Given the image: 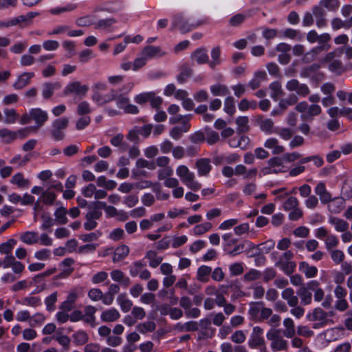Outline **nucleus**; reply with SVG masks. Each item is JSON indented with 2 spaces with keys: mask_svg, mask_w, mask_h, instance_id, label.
Instances as JSON below:
<instances>
[{
  "mask_svg": "<svg viewBox=\"0 0 352 352\" xmlns=\"http://www.w3.org/2000/svg\"><path fill=\"white\" fill-rule=\"evenodd\" d=\"M181 331H196L199 329V325L195 321H188L183 324H177Z\"/></svg>",
  "mask_w": 352,
  "mask_h": 352,
  "instance_id": "44",
  "label": "nucleus"
},
{
  "mask_svg": "<svg viewBox=\"0 0 352 352\" xmlns=\"http://www.w3.org/2000/svg\"><path fill=\"white\" fill-rule=\"evenodd\" d=\"M94 16L91 15H86L78 18L76 20V25L78 27H87L94 24Z\"/></svg>",
  "mask_w": 352,
  "mask_h": 352,
  "instance_id": "50",
  "label": "nucleus"
},
{
  "mask_svg": "<svg viewBox=\"0 0 352 352\" xmlns=\"http://www.w3.org/2000/svg\"><path fill=\"white\" fill-rule=\"evenodd\" d=\"M190 58L195 60L198 65L208 64L209 57L208 50L204 47H199L192 52Z\"/></svg>",
  "mask_w": 352,
  "mask_h": 352,
  "instance_id": "11",
  "label": "nucleus"
},
{
  "mask_svg": "<svg viewBox=\"0 0 352 352\" xmlns=\"http://www.w3.org/2000/svg\"><path fill=\"white\" fill-rule=\"evenodd\" d=\"M224 111L230 116H232L236 112L234 99L232 96H228L224 100Z\"/></svg>",
  "mask_w": 352,
  "mask_h": 352,
  "instance_id": "39",
  "label": "nucleus"
},
{
  "mask_svg": "<svg viewBox=\"0 0 352 352\" xmlns=\"http://www.w3.org/2000/svg\"><path fill=\"white\" fill-rule=\"evenodd\" d=\"M63 48L67 51L66 57L69 58L75 55V43L72 41H65L63 43Z\"/></svg>",
  "mask_w": 352,
  "mask_h": 352,
  "instance_id": "47",
  "label": "nucleus"
},
{
  "mask_svg": "<svg viewBox=\"0 0 352 352\" xmlns=\"http://www.w3.org/2000/svg\"><path fill=\"white\" fill-rule=\"evenodd\" d=\"M60 83L55 82H44L42 85V96L45 100H49L54 95V91L60 89Z\"/></svg>",
  "mask_w": 352,
  "mask_h": 352,
  "instance_id": "14",
  "label": "nucleus"
},
{
  "mask_svg": "<svg viewBox=\"0 0 352 352\" xmlns=\"http://www.w3.org/2000/svg\"><path fill=\"white\" fill-rule=\"evenodd\" d=\"M255 124L258 125L261 130L267 134H272L273 133L274 122L270 118L264 120L263 116L258 115L255 118Z\"/></svg>",
  "mask_w": 352,
  "mask_h": 352,
  "instance_id": "15",
  "label": "nucleus"
},
{
  "mask_svg": "<svg viewBox=\"0 0 352 352\" xmlns=\"http://www.w3.org/2000/svg\"><path fill=\"white\" fill-rule=\"evenodd\" d=\"M307 39L309 42L313 43L318 41V46L314 47L311 52L314 55L318 56L321 53L325 52V56L323 58V62L328 63H330V52H327L330 48V45L327 43L330 41V34L325 33L321 36H318L316 30H310L307 35Z\"/></svg>",
  "mask_w": 352,
  "mask_h": 352,
  "instance_id": "1",
  "label": "nucleus"
},
{
  "mask_svg": "<svg viewBox=\"0 0 352 352\" xmlns=\"http://www.w3.org/2000/svg\"><path fill=\"white\" fill-rule=\"evenodd\" d=\"M198 175L199 176H207L212 170L210 160L208 158H201L196 162Z\"/></svg>",
  "mask_w": 352,
  "mask_h": 352,
  "instance_id": "17",
  "label": "nucleus"
},
{
  "mask_svg": "<svg viewBox=\"0 0 352 352\" xmlns=\"http://www.w3.org/2000/svg\"><path fill=\"white\" fill-rule=\"evenodd\" d=\"M206 134V141L209 145H213L219 140V133L210 129H208V131H207Z\"/></svg>",
  "mask_w": 352,
  "mask_h": 352,
  "instance_id": "61",
  "label": "nucleus"
},
{
  "mask_svg": "<svg viewBox=\"0 0 352 352\" xmlns=\"http://www.w3.org/2000/svg\"><path fill=\"white\" fill-rule=\"evenodd\" d=\"M212 272V268L206 265H201L198 268L197 278L198 280L206 283L208 281V276Z\"/></svg>",
  "mask_w": 352,
  "mask_h": 352,
  "instance_id": "30",
  "label": "nucleus"
},
{
  "mask_svg": "<svg viewBox=\"0 0 352 352\" xmlns=\"http://www.w3.org/2000/svg\"><path fill=\"white\" fill-rule=\"evenodd\" d=\"M116 23V20L114 18H107L98 20L96 23H94V28L96 30H109V29Z\"/></svg>",
  "mask_w": 352,
  "mask_h": 352,
  "instance_id": "31",
  "label": "nucleus"
},
{
  "mask_svg": "<svg viewBox=\"0 0 352 352\" xmlns=\"http://www.w3.org/2000/svg\"><path fill=\"white\" fill-rule=\"evenodd\" d=\"M120 318V314L116 309H110L103 311L101 314V320L103 322H114Z\"/></svg>",
  "mask_w": 352,
  "mask_h": 352,
  "instance_id": "28",
  "label": "nucleus"
},
{
  "mask_svg": "<svg viewBox=\"0 0 352 352\" xmlns=\"http://www.w3.org/2000/svg\"><path fill=\"white\" fill-rule=\"evenodd\" d=\"M39 199L45 205H53L56 199V195L54 192L46 190L43 191Z\"/></svg>",
  "mask_w": 352,
  "mask_h": 352,
  "instance_id": "34",
  "label": "nucleus"
},
{
  "mask_svg": "<svg viewBox=\"0 0 352 352\" xmlns=\"http://www.w3.org/2000/svg\"><path fill=\"white\" fill-rule=\"evenodd\" d=\"M11 183L18 185L20 188L27 187L29 185V181L24 178L21 173H17L13 175Z\"/></svg>",
  "mask_w": 352,
  "mask_h": 352,
  "instance_id": "40",
  "label": "nucleus"
},
{
  "mask_svg": "<svg viewBox=\"0 0 352 352\" xmlns=\"http://www.w3.org/2000/svg\"><path fill=\"white\" fill-rule=\"evenodd\" d=\"M283 324L286 327L284 335L287 338H292L295 335V329L293 320L289 318H285L283 321Z\"/></svg>",
  "mask_w": 352,
  "mask_h": 352,
  "instance_id": "41",
  "label": "nucleus"
},
{
  "mask_svg": "<svg viewBox=\"0 0 352 352\" xmlns=\"http://www.w3.org/2000/svg\"><path fill=\"white\" fill-rule=\"evenodd\" d=\"M22 304L31 307H37L41 304V298L35 296L25 297L23 299Z\"/></svg>",
  "mask_w": 352,
  "mask_h": 352,
  "instance_id": "62",
  "label": "nucleus"
},
{
  "mask_svg": "<svg viewBox=\"0 0 352 352\" xmlns=\"http://www.w3.org/2000/svg\"><path fill=\"white\" fill-rule=\"evenodd\" d=\"M311 161L314 162V164L316 167H320L322 166L324 161L322 158H321L319 156L314 155V156H309L306 157H303L300 160V163L301 164H306L307 162H309Z\"/></svg>",
  "mask_w": 352,
  "mask_h": 352,
  "instance_id": "52",
  "label": "nucleus"
},
{
  "mask_svg": "<svg viewBox=\"0 0 352 352\" xmlns=\"http://www.w3.org/2000/svg\"><path fill=\"white\" fill-rule=\"evenodd\" d=\"M265 344V340L262 336H254L251 335L248 340V346L252 349L258 348L261 345Z\"/></svg>",
  "mask_w": 352,
  "mask_h": 352,
  "instance_id": "45",
  "label": "nucleus"
},
{
  "mask_svg": "<svg viewBox=\"0 0 352 352\" xmlns=\"http://www.w3.org/2000/svg\"><path fill=\"white\" fill-rule=\"evenodd\" d=\"M6 118L4 119V123L7 124H14L16 122L19 118V114L14 109H4L3 110Z\"/></svg>",
  "mask_w": 352,
  "mask_h": 352,
  "instance_id": "37",
  "label": "nucleus"
},
{
  "mask_svg": "<svg viewBox=\"0 0 352 352\" xmlns=\"http://www.w3.org/2000/svg\"><path fill=\"white\" fill-rule=\"evenodd\" d=\"M188 139L193 144H200L205 141L206 138L204 132L199 130L190 135Z\"/></svg>",
  "mask_w": 352,
  "mask_h": 352,
  "instance_id": "51",
  "label": "nucleus"
},
{
  "mask_svg": "<svg viewBox=\"0 0 352 352\" xmlns=\"http://www.w3.org/2000/svg\"><path fill=\"white\" fill-rule=\"evenodd\" d=\"M201 23L191 21L190 19H186L182 14H178L173 16L172 21L173 28H177L181 33L188 32L198 27Z\"/></svg>",
  "mask_w": 352,
  "mask_h": 352,
  "instance_id": "4",
  "label": "nucleus"
},
{
  "mask_svg": "<svg viewBox=\"0 0 352 352\" xmlns=\"http://www.w3.org/2000/svg\"><path fill=\"white\" fill-rule=\"evenodd\" d=\"M297 294L301 299V303L304 305H308L311 302L312 294L305 285H301L297 291Z\"/></svg>",
  "mask_w": 352,
  "mask_h": 352,
  "instance_id": "25",
  "label": "nucleus"
},
{
  "mask_svg": "<svg viewBox=\"0 0 352 352\" xmlns=\"http://www.w3.org/2000/svg\"><path fill=\"white\" fill-rule=\"evenodd\" d=\"M0 138L3 143L9 144L16 140L15 131H11L7 128L0 129Z\"/></svg>",
  "mask_w": 352,
  "mask_h": 352,
  "instance_id": "23",
  "label": "nucleus"
},
{
  "mask_svg": "<svg viewBox=\"0 0 352 352\" xmlns=\"http://www.w3.org/2000/svg\"><path fill=\"white\" fill-rule=\"evenodd\" d=\"M101 234L102 233L100 231L97 230L94 232L81 234L79 236V239L82 240L83 242H91L97 240L101 236Z\"/></svg>",
  "mask_w": 352,
  "mask_h": 352,
  "instance_id": "54",
  "label": "nucleus"
},
{
  "mask_svg": "<svg viewBox=\"0 0 352 352\" xmlns=\"http://www.w3.org/2000/svg\"><path fill=\"white\" fill-rule=\"evenodd\" d=\"M179 73L176 76L177 81L179 84L182 85L191 77L193 74V69L186 63H183L179 68Z\"/></svg>",
  "mask_w": 352,
  "mask_h": 352,
  "instance_id": "13",
  "label": "nucleus"
},
{
  "mask_svg": "<svg viewBox=\"0 0 352 352\" xmlns=\"http://www.w3.org/2000/svg\"><path fill=\"white\" fill-rule=\"evenodd\" d=\"M94 57L93 51L89 49L82 50L79 54V61L81 63H86Z\"/></svg>",
  "mask_w": 352,
  "mask_h": 352,
  "instance_id": "55",
  "label": "nucleus"
},
{
  "mask_svg": "<svg viewBox=\"0 0 352 352\" xmlns=\"http://www.w3.org/2000/svg\"><path fill=\"white\" fill-rule=\"evenodd\" d=\"M221 48L219 46L214 47L211 50L210 55L212 60H209L208 65L212 69H215L217 65L221 63Z\"/></svg>",
  "mask_w": 352,
  "mask_h": 352,
  "instance_id": "22",
  "label": "nucleus"
},
{
  "mask_svg": "<svg viewBox=\"0 0 352 352\" xmlns=\"http://www.w3.org/2000/svg\"><path fill=\"white\" fill-rule=\"evenodd\" d=\"M145 266H146V263H144L141 261L134 262L130 266V270H129L130 274L133 277L136 276L139 273H140L142 268Z\"/></svg>",
  "mask_w": 352,
  "mask_h": 352,
  "instance_id": "53",
  "label": "nucleus"
},
{
  "mask_svg": "<svg viewBox=\"0 0 352 352\" xmlns=\"http://www.w3.org/2000/svg\"><path fill=\"white\" fill-rule=\"evenodd\" d=\"M245 335L241 330L236 331L231 336V340L236 344H241L245 340Z\"/></svg>",
  "mask_w": 352,
  "mask_h": 352,
  "instance_id": "64",
  "label": "nucleus"
},
{
  "mask_svg": "<svg viewBox=\"0 0 352 352\" xmlns=\"http://www.w3.org/2000/svg\"><path fill=\"white\" fill-rule=\"evenodd\" d=\"M78 6L76 4L68 3L63 7H56L51 8L49 10V12L52 15H58L63 12L73 11L76 10Z\"/></svg>",
  "mask_w": 352,
  "mask_h": 352,
  "instance_id": "36",
  "label": "nucleus"
},
{
  "mask_svg": "<svg viewBox=\"0 0 352 352\" xmlns=\"http://www.w3.org/2000/svg\"><path fill=\"white\" fill-rule=\"evenodd\" d=\"M76 112L79 116H85L91 113L90 105L87 101H82L78 104Z\"/></svg>",
  "mask_w": 352,
  "mask_h": 352,
  "instance_id": "56",
  "label": "nucleus"
},
{
  "mask_svg": "<svg viewBox=\"0 0 352 352\" xmlns=\"http://www.w3.org/2000/svg\"><path fill=\"white\" fill-rule=\"evenodd\" d=\"M151 92H144L136 95L134 98V101L139 104H144L150 101Z\"/></svg>",
  "mask_w": 352,
  "mask_h": 352,
  "instance_id": "58",
  "label": "nucleus"
},
{
  "mask_svg": "<svg viewBox=\"0 0 352 352\" xmlns=\"http://www.w3.org/2000/svg\"><path fill=\"white\" fill-rule=\"evenodd\" d=\"M142 54L147 59L153 57H161L164 56L160 47L147 45L144 47Z\"/></svg>",
  "mask_w": 352,
  "mask_h": 352,
  "instance_id": "21",
  "label": "nucleus"
},
{
  "mask_svg": "<svg viewBox=\"0 0 352 352\" xmlns=\"http://www.w3.org/2000/svg\"><path fill=\"white\" fill-rule=\"evenodd\" d=\"M20 240L28 245L36 243L38 241V234L35 232H25L20 235Z\"/></svg>",
  "mask_w": 352,
  "mask_h": 352,
  "instance_id": "29",
  "label": "nucleus"
},
{
  "mask_svg": "<svg viewBox=\"0 0 352 352\" xmlns=\"http://www.w3.org/2000/svg\"><path fill=\"white\" fill-rule=\"evenodd\" d=\"M319 67V65L313 63L307 67H304L301 71L300 76L302 77H309L312 74L316 72Z\"/></svg>",
  "mask_w": 352,
  "mask_h": 352,
  "instance_id": "57",
  "label": "nucleus"
},
{
  "mask_svg": "<svg viewBox=\"0 0 352 352\" xmlns=\"http://www.w3.org/2000/svg\"><path fill=\"white\" fill-rule=\"evenodd\" d=\"M328 314L325 311H324L321 308H316L314 310L313 314H312V318L310 319L311 320H318L319 322L315 323L314 324V328L317 329L320 327L324 326V324H327L328 320H327Z\"/></svg>",
  "mask_w": 352,
  "mask_h": 352,
  "instance_id": "12",
  "label": "nucleus"
},
{
  "mask_svg": "<svg viewBox=\"0 0 352 352\" xmlns=\"http://www.w3.org/2000/svg\"><path fill=\"white\" fill-rule=\"evenodd\" d=\"M326 9L330 10V0H320L318 5L315 6L312 9L313 14L316 19V25L318 28H322L327 25Z\"/></svg>",
  "mask_w": 352,
  "mask_h": 352,
  "instance_id": "5",
  "label": "nucleus"
},
{
  "mask_svg": "<svg viewBox=\"0 0 352 352\" xmlns=\"http://www.w3.org/2000/svg\"><path fill=\"white\" fill-rule=\"evenodd\" d=\"M270 89L272 91L271 97L274 100H276L283 94V91H282V88H281V85L278 81L272 82L270 85Z\"/></svg>",
  "mask_w": 352,
  "mask_h": 352,
  "instance_id": "43",
  "label": "nucleus"
},
{
  "mask_svg": "<svg viewBox=\"0 0 352 352\" xmlns=\"http://www.w3.org/2000/svg\"><path fill=\"white\" fill-rule=\"evenodd\" d=\"M30 116L36 124L35 126H32V129L35 130L42 127L48 120L47 111L38 107L30 109Z\"/></svg>",
  "mask_w": 352,
  "mask_h": 352,
  "instance_id": "7",
  "label": "nucleus"
},
{
  "mask_svg": "<svg viewBox=\"0 0 352 352\" xmlns=\"http://www.w3.org/2000/svg\"><path fill=\"white\" fill-rule=\"evenodd\" d=\"M133 83L129 82L122 87L118 88L117 98L116 99V106L118 109L124 110L125 107L130 102L129 94L133 88Z\"/></svg>",
  "mask_w": 352,
  "mask_h": 352,
  "instance_id": "6",
  "label": "nucleus"
},
{
  "mask_svg": "<svg viewBox=\"0 0 352 352\" xmlns=\"http://www.w3.org/2000/svg\"><path fill=\"white\" fill-rule=\"evenodd\" d=\"M315 192L320 196L322 203L327 204V208L330 210V193L327 191L325 184L320 182L315 188Z\"/></svg>",
  "mask_w": 352,
  "mask_h": 352,
  "instance_id": "18",
  "label": "nucleus"
},
{
  "mask_svg": "<svg viewBox=\"0 0 352 352\" xmlns=\"http://www.w3.org/2000/svg\"><path fill=\"white\" fill-rule=\"evenodd\" d=\"M118 89H111L107 94L103 95L102 105L116 101Z\"/></svg>",
  "mask_w": 352,
  "mask_h": 352,
  "instance_id": "63",
  "label": "nucleus"
},
{
  "mask_svg": "<svg viewBox=\"0 0 352 352\" xmlns=\"http://www.w3.org/2000/svg\"><path fill=\"white\" fill-rule=\"evenodd\" d=\"M89 90V87L86 85H82L80 82L74 81L68 83L63 90L65 96L75 94L80 97H84Z\"/></svg>",
  "mask_w": 352,
  "mask_h": 352,
  "instance_id": "8",
  "label": "nucleus"
},
{
  "mask_svg": "<svg viewBox=\"0 0 352 352\" xmlns=\"http://www.w3.org/2000/svg\"><path fill=\"white\" fill-rule=\"evenodd\" d=\"M117 301L124 312H128L133 305L132 302L126 298V294H121L117 298Z\"/></svg>",
  "mask_w": 352,
  "mask_h": 352,
  "instance_id": "38",
  "label": "nucleus"
},
{
  "mask_svg": "<svg viewBox=\"0 0 352 352\" xmlns=\"http://www.w3.org/2000/svg\"><path fill=\"white\" fill-rule=\"evenodd\" d=\"M287 346V342L280 338L277 340H274V342L271 343V347L273 351L286 350Z\"/></svg>",
  "mask_w": 352,
  "mask_h": 352,
  "instance_id": "49",
  "label": "nucleus"
},
{
  "mask_svg": "<svg viewBox=\"0 0 352 352\" xmlns=\"http://www.w3.org/2000/svg\"><path fill=\"white\" fill-rule=\"evenodd\" d=\"M74 343L77 345H83L87 343L89 340V336L87 333L82 330L76 331L72 335Z\"/></svg>",
  "mask_w": 352,
  "mask_h": 352,
  "instance_id": "32",
  "label": "nucleus"
},
{
  "mask_svg": "<svg viewBox=\"0 0 352 352\" xmlns=\"http://www.w3.org/2000/svg\"><path fill=\"white\" fill-rule=\"evenodd\" d=\"M105 206V202L96 201L91 202L88 205V212L85 215V220H97L102 216V208Z\"/></svg>",
  "mask_w": 352,
  "mask_h": 352,
  "instance_id": "9",
  "label": "nucleus"
},
{
  "mask_svg": "<svg viewBox=\"0 0 352 352\" xmlns=\"http://www.w3.org/2000/svg\"><path fill=\"white\" fill-rule=\"evenodd\" d=\"M344 203L343 198L337 197L331 199V207L333 206V209H331V212H340V211L344 208Z\"/></svg>",
  "mask_w": 352,
  "mask_h": 352,
  "instance_id": "60",
  "label": "nucleus"
},
{
  "mask_svg": "<svg viewBox=\"0 0 352 352\" xmlns=\"http://www.w3.org/2000/svg\"><path fill=\"white\" fill-rule=\"evenodd\" d=\"M210 89L214 96H224L229 94L228 88L225 85L214 84L210 86Z\"/></svg>",
  "mask_w": 352,
  "mask_h": 352,
  "instance_id": "35",
  "label": "nucleus"
},
{
  "mask_svg": "<svg viewBox=\"0 0 352 352\" xmlns=\"http://www.w3.org/2000/svg\"><path fill=\"white\" fill-rule=\"evenodd\" d=\"M212 224L210 221H205L203 223L197 225L193 230L194 234L196 235H201L210 230L212 228Z\"/></svg>",
  "mask_w": 352,
  "mask_h": 352,
  "instance_id": "46",
  "label": "nucleus"
},
{
  "mask_svg": "<svg viewBox=\"0 0 352 352\" xmlns=\"http://www.w3.org/2000/svg\"><path fill=\"white\" fill-rule=\"evenodd\" d=\"M139 331L142 333L146 332H153L155 329V324L154 322H146L138 326Z\"/></svg>",
  "mask_w": 352,
  "mask_h": 352,
  "instance_id": "59",
  "label": "nucleus"
},
{
  "mask_svg": "<svg viewBox=\"0 0 352 352\" xmlns=\"http://www.w3.org/2000/svg\"><path fill=\"white\" fill-rule=\"evenodd\" d=\"M249 119L247 116H239L236 119V124L238 126V132L240 133H245L250 130L248 126Z\"/></svg>",
  "mask_w": 352,
  "mask_h": 352,
  "instance_id": "33",
  "label": "nucleus"
},
{
  "mask_svg": "<svg viewBox=\"0 0 352 352\" xmlns=\"http://www.w3.org/2000/svg\"><path fill=\"white\" fill-rule=\"evenodd\" d=\"M177 175L184 182L192 181L194 178V174L190 173L188 168L185 165H180L177 168Z\"/></svg>",
  "mask_w": 352,
  "mask_h": 352,
  "instance_id": "24",
  "label": "nucleus"
},
{
  "mask_svg": "<svg viewBox=\"0 0 352 352\" xmlns=\"http://www.w3.org/2000/svg\"><path fill=\"white\" fill-rule=\"evenodd\" d=\"M188 210H190V208L184 209V208H173V210H170L168 212V216L170 219H174L176 217H180L185 219L186 217L184 214H186L188 213Z\"/></svg>",
  "mask_w": 352,
  "mask_h": 352,
  "instance_id": "48",
  "label": "nucleus"
},
{
  "mask_svg": "<svg viewBox=\"0 0 352 352\" xmlns=\"http://www.w3.org/2000/svg\"><path fill=\"white\" fill-rule=\"evenodd\" d=\"M16 244V241L14 239H10L6 242L0 244V253L6 254H10Z\"/></svg>",
  "mask_w": 352,
  "mask_h": 352,
  "instance_id": "42",
  "label": "nucleus"
},
{
  "mask_svg": "<svg viewBox=\"0 0 352 352\" xmlns=\"http://www.w3.org/2000/svg\"><path fill=\"white\" fill-rule=\"evenodd\" d=\"M129 253V248L126 245L118 247L114 252L113 261L114 263L123 260Z\"/></svg>",
  "mask_w": 352,
  "mask_h": 352,
  "instance_id": "27",
  "label": "nucleus"
},
{
  "mask_svg": "<svg viewBox=\"0 0 352 352\" xmlns=\"http://www.w3.org/2000/svg\"><path fill=\"white\" fill-rule=\"evenodd\" d=\"M41 199L38 198V200L34 203V218L36 220L38 216H41V220H53L50 214L47 212L43 207V205L41 204Z\"/></svg>",
  "mask_w": 352,
  "mask_h": 352,
  "instance_id": "16",
  "label": "nucleus"
},
{
  "mask_svg": "<svg viewBox=\"0 0 352 352\" xmlns=\"http://www.w3.org/2000/svg\"><path fill=\"white\" fill-rule=\"evenodd\" d=\"M285 188H280L272 191V194L276 196L275 201H283L287 198L283 203V208L285 211H290L299 205L298 200L294 197H289L291 192H285Z\"/></svg>",
  "mask_w": 352,
  "mask_h": 352,
  "instance_id": "3",
  "label": "nucleus"
},
{
  "mask_svg": "<svg viewBox=\"0 0 352 352\" xmlns=\"http://www.w3.org/2000/svg\"><path fill=\"white\" fill-rule=\"evenodd\" d=\"M34 72H24L16 78V81L13 83L12 87L15 90H21L30 84L32 78L34 77Z\"/></svg>",
  "mask_w": 352,
  "mask_h": 352,
  "instance_id": "10",
  "label": "nucleus"
},
{
  "mask_svg": "<svg viewBox=\"0 0 352 352\" xmlns=\"http://www.w3.org/2000/svg\"><path fill=\"white\" fill-rule=\"evenodd\" d=\"M299 270L304 273L307 278L315 277L318 272V270L315 266H309L305 261L299 263Z\"/></svg>",
  "mask_w": 352,
  "mask_h": 352,
  "instance_id": "26",
  "label": "nucleus"
},
{
  "mask_svg": "<svg viewBox=\"0 0 352 352\" xmlns=\"http://www.w3.org/2000/svg\"><path fill=\"white\" fill-rule=\"evenodd\" d=\"M110 274L114 281L120 283L124 287H127L131 284L130 278L125 276L124 274L120 270H112Z\"/></svg>",
  "mask_w": 352,
  "mask_h": 352,
  "instance_id": "20",
  "label": "nucleus"
},
{
  "mask_svg": "<svg viewBox=\"0 0 352 352\" xmlns=\"http://www.w3.org/2000/svg\"><path fill=\"white\" fill-rule=\"evenodd\" d=\"M250 305V308L248 311V314L250 316V319L254 321H259L261 307L264 306L263 302H252Z\"/></svg>",
  "mask_w": 352,
  "mask_h": 352,
  "instance_id": "19",
  "label": "nucleus"
},
{
  "mask_svg": "<svg viewBox=\"0 0 352 352\" xmlns=\"http://www.w3.org/2000/svg\"><path fill=\"white\" fill-rule=\"evenodd\" d=\"M69 126V118L62 117L54 120L50 131L52 138L54 142H60L65 138V130Z\"/></svg>",
  "mask_w": 352,
  "mask_h": 352,
  "instance_id": "2",
  "label": "nucleus"
}]
</instances>
